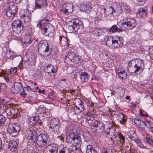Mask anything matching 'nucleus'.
Returning <instances> with one entry per match:
<instances>
[{
  "label": "nucleus",
  "instance_id": "nucleus-1",
  "mask_svg": "<svg viewBox=\"0 0 153 153\" xmlns=\"http://www.w3.org/2000/svg\"><path fill=\"white\" fill-rule=\"evenodd\" d=\"M48 20L46 18H44L41 22L37 24V26L41 29L42 33L45 36H49L53 34L54 31L53 26L50 23H48Z\"/></svg>",
  "mask_w": 153,
  "mask_h": 153
},
{
  "label": "nucleus",
  "instance_id": "nucleus-2",
  "mask_svg": "<svg viewBox=\"0 0 153 153\" xmlns=\"http://www.w3.org/2000/svg\"><path fill=\"white\" fill-rule=\"evenodd\" d=\"M20 131V124L17 123H10L7 128V132L13 137L16 136Z\"/></svg>",
  "mask_w": 153,
  "mask_h": 153
},
{
  "label": "nucleus",
  "instance_id": "nucleus-3",
  "mask_svg": "<svg viewBox=\"0 0 153 153\" xmlns=\"http://www.w3.org/2000/svg\"><path fill=\"white\" fill-rule=\"evenodd\" d=\"M49 137L47 133L41 134L38 136L36 139V143L40 148L46 146Z\"/></svg>",
  "mask_w": 153,
  "mask_h": 153
},
{
  "label": "nucleus",
  "instance_id": "nucleus-4",
  "mask_svg": "<svg viewBox=\"0 0 153 153\" xmlns=\"http://www.w3.org/2000/svg\"><path fill=\"white\" fill-rule=\"evenodd\" d=\"M68 26V29L70 33L77 31L79 28H82V26L79 24V21L78 19H73L70 21Z\"/></svg>",
  "mask_w": 153,
  "mask_h": 153
},
{
  "label": "nucleus",
  "instance_id": "nucleus-5",
  "mask_svg": "<svg viewBox=\"0 0 153 153\" xmlns=\"http://www.w3.org/2000/svg\"><path fill=\"white\" fill-rule=\"evenodd\" d=\"M71 143L73 144L70 147L71 153H79L77 150V148L80 146L81 140L78 134L75 135V137Z\"/></svg>",
  "mask_w": 153,
  "mask_h": 153
},
{
  "label": "nucleus",
  "instance_id": "nucleus-6",
  "mask_svg": "<svg viewBox=\"0 0 153 153\" xmlns=\"http://www.w3.org/2000/svg\"><path fill=\"white\" fill-rule=\"evenodd\" d=\"M38 51L42 55L44 56H47L49 53H46L48 52L49 48L48 43L46 41H40L38 43L37 47Z\"/></svg>",
  "mask_w": 153,
  "mask_h": 153
},
{
  "label": "nucleus",
  "instance_id": "nucleus-7",
  "mask_svg": "<svg viewBox=\"0 0 153 153\" xmlns=\"http://www.w3.org/2000/svg\"><path fill=\"white\" fill-rule=\"evenodd\" d=\"M123 25L124 30L132 29L136 25V21L133 19L126 18L123 19Z\"/></svg>",
  "mask_w": 153,
  "mask_h": 153
},
{
  "label": "nucleus",
  "instance_id": "nucleus-8",
  "mask_svg": "<svg viewBox=\"0 0 153 153\" xmlns=\"http://www.w3.org/2000/svg\"><path fill=\"white\" fill-rule=\"evenodd\" d=\"M9 7L5 10L6 15L9 18H13L16 15L17 8L15 4L12 3H9Z\"/></svg>",
  "mask_w": 153,
  "mask_h": 153
},
{
  "label": "nucleus",
  "instance_id": "nucleus-9",
  "mask_svg": "<svg viewBox=\"0 0 153 153\" xmlns=\"http://www.w3.org/2000/svg\"><path fill=\"white\" fill-rule=\"evenodd\" d=\"M58 146L56 143H53L49 144L43 150V153H57Z\"/></svg>",
  "mask_w": 153,
  "mask_h": 153
},
{
  "label": "nucleus",
  "instance_id": "nucleus-10",
  "mask_svg": "<svg viewBox=\"0 0 153 153\" xmlns=\"http://www.w3.org/2000/svg\"><path fill=\"white\" fill-rule=\"evenodd\" d=\"M37 136L35 130H30L28 132L27 136V140L28 143H33L35 142Z\"/></svg>",
  "mask_w": 153,
  "mask_h": 153
},
{
  "label": "nucleus",
  "instance_id": "nucleus-11",
  "mask_svg": "<svg viewBox=\"0 0 153 153\" xmlns=\"http://www.w3.org/2000/svg\"><path fill=\"white\" fill-rule=\"evenodd\" d=\"M115 128L112 127H109L108 128L106 129V131H105V134H106L107 137L110 136V137L111 142L113 143L115 145V140L113 139V137L114 138H116L117 135H115Z\"/></svg>",
  "mask_w": 153,
  "mask_h": 153
},
{
  "label": "nucleus",
  "instance_id": "nucleus-12",
  "mask_svg": "<svg viewBox=\"0 0 153 153\" xmlns=\"http://www.w3.org/2000/svg\"><path fill=\"white\" fill-rule=\"evenodd\" d=\"M94 120V118L93 115L88 113L85 115L83 123H85L86 127H88L90 126Z\"/></svg>",
  "mask_w": 153,
  "mask_h": 153
},
{
  "label": "nucleus",
  "instance_id": "nucleus-13",
  "mask_svg": "<svg viewBox=\"0 0 153 153\" xmlns=\"http://www.w3.org/2000/svg\"><path fill=\"white\" fill-rule=\"evenodd\" d=\"M21 18L23 19L25 22H29L31 20V13L28 10H21L20 13Z\"/></svg>",
  "mask_w": 153,
  "mask_h": 153
},
{
  "label": "nucleus",
  "instance_id": "nucleus-14",
  "mask_svg": "<svg viewBox=\"0 0 153 153\" xmlns=\"http://www.w3.org/2000/svg\"><path fill=\"white\" fill-rule=\"evenodd\" d=\"M123 23L122 20L118 23L117 25L119 27L118 28L117 26L115 25H113L110 29V31L112 33L115 32H120L124 30V28L123 25Z\"/></svg>",
  "mask_w": 153,
  "mask_h": 153
},
{
  "label": "nucleus",
  "instance_id": "nucleus-15",
  "mask_svg": "<svg viewBox=\"0 0 153 153\" xmlns=\"http://www.w3.org/2000/svg\"><path fill=\"white\" fill-rule=\"evenodd\" d=\"M67 57L73 62H77L79 59L78 56L74 52H69L67 56H65V59H66Z\"/></svg>",
  "mask_w": 153,
  "mask_h": 153
},
{
  "label": "nucleus",
  "instance_id": "nucleus-16",
  "mask_svg": "<svg viewBox=\"0 0 153 153\" xmlns=\"http://www.w3.org/2000/svg\"><path fill=\"white\" fill-rule=\"evenodd\" d=\"M22 88L20 83L16 82L15 83L13 87H12L10 89V91L13 93H18L20 91Z\"/></svg>",
  "mask_w": 153,
  "mask_h": 153
},
{
  "label": "nucleus",
  "instance_id": "nucleus-17",
  "mask_svg": "<svg viewBox=\"0 0 153 153\" xmlns=\"http://www.w3.org/2000/svg\"><path fill=\"white\" fill-rule=\"evenodd\" d=\"M147 14V12L146 11L142 8H139L136 13L137 16L139 18L146 17Z\"/></svg>",
  "mask_w": 153,
  "mask_h": 153
},
{
  "label": "nucleus",
  "instance_id": "nucleus-18",
  "mask_svg": "<svg viewBox=\"0 0 153 153\" xmlns=\"http://www.w3.org/2000/svg\"><path fill=\"white\" fill-rule=\"evenodd\" d=\"M18 144L15 141L12 140L10 141L8 145V148L11 151H16L18 147Z\"/></svg>",
  "mask_w": 153,
  "mask_h": 153
},
{
  "label": "nucleus",
  "instance_id": "nucleus-19",
  "mask_svg": "<svg viewBox=\"0 0 153 153\" xmlns=\"http://www.w3.org/2000/svg\"><path fill=\"white\" fill-rule=\"evenodd\" d=\"M64 7V13L67 15H69L73 11V6L70 4H65Z\"/></svg>",
  "mask_w": 153,
  "mask_h": 153
},
{
  "label": "nucleus",
  "instance_id": "nucleus-20",
  "mask_svg": "<svg viewBox=\"0 0 153 153\" xmlns=\"http://www.w3.org/2000/svg\"><path fill=\"white\" fill-rule=\"evenodd\" d=\"M39 118L38 116L30 117L28 118V123L31 126H34L36 124Z\"/></svg>",
  "mask_w": 153,
  "mask_h": 153
},
{
  "label": "nucleus",
  "instance_id": "nucleus-21",
  "mask_svg": "<svg viewBox=\"0 0 153 153\" xmlns=\"http://www.w3.org/2000/svg\"><path fill=\"white\" fill-rule=\"evenodd\" d=\"M46 2L45 0H36L35 7L36 9H41L43 8L45 5Z\"/></svg>",
  "mask_w": 153,
  "mask_h": 153
},
{
  "label": "nucleus",
  "instance_id": "nucleus-22",
  "mask_svg": "<svg viewBox=\"0 0 153 153\" xmlns=\"http://www.w3.org/2000/svg\"><path fill=\"white\" fill-rule=\"evenodd\" d=\"M36 56L33 53H31L28 59V63L29 66H32L36 61Z\"/></svg>",
  "mask_w": 153,
  "mask_h": 153
},
{
  "label": "nucleus",
  "instance_id": "nucleus-23",
  "mask_svg": "<svg viewBox=\"0 0 153 153\" xmlns=\"http://www.w3.org/2000/svg\"><path fill=\"white\" fill-rule=\"evenodd\" d=\"M5 55L6 57L10 59H13L17 56L16 54L11 49L7 51Z\"/></svg>",
  "mask_w": 153,
  "mask_h": 153
},
{
  "label": "nucleus",
  "instance_id": "nucleus-24",
  "mask_svg": "<svg viewBox=\"0 0 153 153\" xmlns=\"http://www.w3.org/2000/svg\"><path fill=\"white\" fill-rule=\"evenodd\" d=\"M79 77L82 82H86L88 80L89 75L85 72H82L80 75Z\"/></svg>",
  "mask_w": 153,
  "mask_h": 153
},
{
  "label": "nucleus",
  "instance_id": "nucleus-25",
  "mask_svg": "<svg viewBox=\"0 0 153 153\" xmlns=\"http://www.w3.org/2000/svg\"><path fill=\"white\" fill-rule=\"evenodd\" d=\"M77 134H75V133H66V138L67 142L69 143H71L72 142L74 139L75 137V135H76Z\"/></svg>",
  "mask_w": 153,
  "mask_h": 153
},
{
  "label": "nucleus",
  "instance_id": "nucleus-26",
  "mask_svg": "<svg viewBox=\"0 0 153 153\" xmlns=\"http://www.w3.org/2000/svg\"><path fill=\"white\" fill-rule=\"evenodd\" d=\"M128 137L134 141L136 140L138 138L135 131L133 130H130L128 133Z\"/></svg>",
  "mask_w": 153,
  "mask_h": 153
},
{
  "label": "nucleus",
  "instance_id": "nucleus-27",
  "mask_svg": "<svg viewBox=\"0 0 153 153\" xmlns=\"http://www.w3.org/2000/svg\"><path fill=\"white\" fill-rule=\"evenodd\" d=\"M81 10L87 13H89L91 11L92 8L90 5L86 4L81 5Z\"/></svg>",
  "mask_w": 153,
  "mask_h": 153
},
{
  "label": "nucleus",
  "instance_id": "nucleus-28",
  "mask_svg": "<svg viewBox=\"0 0 153 153\" xmlns=\"http://www.w3.org/2000/svg\"><path fill=\"white\" fill-rule=\"evenodd\" d=\"M105 125L102 123H99L97 128L95 131L97 133H100L102 132L104 130Z\"/></svg>",
  "mask_w": 153,
  "mask_h": 153
},
{
  "label": "nucleus",
  "instance_id": "nucleus-29",
  "mask_svg": "<svg viewBox=\"0 0 153 153\" xmlns=\"http://www.w3.org/2000/svg\"><path fill=\"white\" fill-rule=\"evenodd\" d=\"M118 76L122 79L125 78L126 77V72H125L123 68H119L118 70Z\"/></svg>",
  "mask_w": 153,
  "mask_h": 153
},
{
  "label": "nucleus",
  "instance_id": "nucleus-30",
  "mask_svg": "<svg viewBox=\"0 0 153 153\" xmlns=\"http://www.w3.org/2000/svg\"><path fill=\"white\" fill-rule=\"evenodd\" d=\"M32 36L26 35L24 37V43L25 44H30L33 41V38H32Z\"/></svg>",
  "mask_w": 153,
  "mask_h": 153
},
{
  "label": "nucleus",
  "instance_id": "nucleus-31",
  "mask_svg": "<svg viewBox=\"0 0 153 153\" xmlns=\"http://www.w3.org/2000/svg\"><path fill=\"white\" fill-rule=\"evenodd\" d=\"M86 148V153H97V151L91 145H88Z\"/></svg>",
  "mask_w": 153,
  "mask_h": 153
},
{
  "label": "nucleus",
  "instance_id": "nucleus-32",
  "mask_svg": "<svg viewBox=\"0 0 153 153\" xmlns=\"http://www.w3.org/2000/svg\"><path fill=\"white\" fill-rule=\"evenodd\" d=\"M102 31L101 28L96 29L93 31L92 33L95 37L99 38L101 35Z\"/></svg>",
  "mask_w": 153,
  "mask_h": 153
},
{
  "label": "nucleus",
  "instance_id": "nucleus-33",
  "mask_svg": "<svg viewBox=\"0 0 153 153\" xmlns=\"http://www.w3.org/2000/svg\"><path fill=\"white\" fill-rule=\"evenodd\" d=\"M53 128V134L55 135H57L60 133L61 131L60 125H57L52 127Z\"/></svg>",
  "mask_w": 153,
  "mask_h": 153
},
{
  "label": "nucleus",
  "instance_id": "nucleus-34",
  "mask_svg": "<svg viewBox=\"0 0 153 153\" xmlns=\"http://www.w3.org/2000/svg\"><path fill=\"white\" fill-rule=\"evenodd\" d=\"M23 24L22 21L18 19H15L13 22L12 24V27H17L18 26H23Z\"/></svg>",
  "mask_w": 153,
  "mask_h": 153
},
{
  "label": "nucleus",
  "instance_id": "nucleus-35",
  "mask_svg": "<svg viewBox=\"0 0 153 153\" xmlns=\"http://www.w3.org/2000/svg\"><path fill=\"white\" fill-rule=\"evenodd\" d=\"M13 31L16 33H21L23 29V26H18L16 27H12Z\"/></svg>",
  "mask_w": 153,
  "mask_h": 153
},
{
  "label": "nucleus",
  "instance_id": "nucleus-36",
  "mask_svg": "<svg viewBox=\"0 0 153 153\" xmlns=\"http://www.w3.org/2000/svg\"><path fill=\"white\" fill-rule=\"evenodd\" d=\"M117 134L118 136L120 139L119 141H118L117 144H119L120 143H121L122 145H123L124 143L125 138L122 134L120 132H118Z\"/></svg>",
  "mask_w": 153,
  "mask_h": 153
},
{
  "label": "nucleus",
  "instance_id": "nucleus-37",
  "mask_svg": "<svg viewBox=\"0 0 153 153\" xmlns=\"http://www.w3.org/2000/svg\"><path fill=\"white\" fill-rule=\"evenodd\" d=\"M59 125H60V123L58 119L54 118L52 119L50 122V125L51 127Z\"/></svg>",
  "mask_w": 153,
  "mask_h": 153
},
{
  "label": "nucleus",
  "instance_id": "nucleus-38",
  "mask_svg": "<svg viewBox=\"0 0 153 153\" xmlns=\"http://www.w3.org/2000/svg\"><path fill=\"white\" fill-rule=\"evenodd\" d=\"M75 110L77 111V113H80L83 112L84 110L83 105L82 104H79V105L74 106Z\"/></svg>",
  "mask_w": 153,
  "mask_h": 153
},
{
  "label": "nucleus",
  "instance_id": "nucleus-39",
  "mask_svg": "<svg viewBox=\"0 0 153 153\" xmlns=\"http://www.w3.org/2000/svg\"><path fill=\"white\" fill-rule=\"evenodd\" d=\"M27 87L28 88L27 89V88L26 87H25L24 88H23V91H21L20 93V94L21 96H22L24 97H25L27 95V93H26V92L25 91V90H30L32 91H34L33 90V89H32L30 86H27Z\"/></svg>",
  "mask_w": 153,
  "mask_h": 153
},
{
  "label": "nucleus",
  "instance_id": "nucleus-40",
  "mask_svg": "<svg viewBox=\"0 0 153 153\" xmlns=\"http://www.w3.org/2000/svg\"><path fill=\"white\" fill-rule=\"evenodd\" d=\"M118 92L117 94L118 96H117V99H120L124 95L125 92L123 90L122 88H120L117 90Z\"/></svg>",
  "mask_w": 153,
  "mask_h": 153
},
{
  "label": "nucleus",
  "instance_id": "nucleus-41",
  "mask_svg": "<svg viewBox=\"0 0 153 153\" xmlns=\"http://www.w3.org/2000/svg\"><path fill=\"white\" fill-rule=\"evenodd\" d=\"M117 119L122 124L123 123L126 121V120L124 117V115L122 113L119 114L118 115Z\"/></svg>",
  "mask_w": 153,
  "mask_h": 153
},
{
  "label": "nucleus",
  "instance_id": "nucleus-42",
  "mask_svg": "<svg viewBox=\"0 0 153 153\" xmlns=\"http://www.w3.org/2000/svg\"><path fill=\"white\" fill-rule=\"evenodd\" d=\"M107 39L106 42L107 45L110 46L112 45L113 42V37L111 36L107 37Z\"/></svg>",
  "mask_w": 153,
  "mask_h": 153
},
{
  "label": "nucleus",
  "instance_id": "nucleus-43",
  "mask_svg": "<svg viewBox=\"0 0 153 153\" xmlns=\"http://www.w3.org/2000/svg\"><path fill=\"white\" fill-rule=\"evenodd\" d=\"M134 141L136 143L138 146L143 149H147V147L144 145L138 138L136 140H134Z\"/></svg>",
  "mask_w": 153,
  "mask_h": 153
},
{
  "label": "nucleus",
  "instance_id": "nucleus-44",
  "mask_svg": "<svg viewBox=\"0 0 153 153\" xmlns=\"http://www.w3.org/2000/svg\"><path fill=\"white\" fill-rule=\"evenodd\" d=\"M99 123V122L97 121L94 120L93 121L91 124L90 126H91V129H95L96 128H97Z\"/></svg>",
  "mask_w": 153,
  "mask_h": 153
},
{
  "label": "nucleus",
  "instance_id": "nucleus-45",
  "mask_svg": "<svg viewBox=\"0 0 153 153\" xmlns=\"http://www.w3.org/2000/svg\"><path fill=\"white\" fill-rule=\"evenodd\" d=\"M51 68L50 71L48 72V73L50 75H53V76H55V73H56L57 70V68Z\"/></svg>",
  "mask_w": 153,
  "mask_h": 153
},
{
  "label": "nucleus",
  "instance_id": "nucleus-46",
  "mask_svg": "<svg viewBox=\"0 0 153 153\" xmlns=\"http://www.w3.org/2000/svg\"><path fill=\"white\" fill-rule=\"evenodd\" d=\"M118 10H115L114 8L111 7H110L109 8V10L108 11V13L109 14H114V15H117V14H115V13H117L119 14L120 12H118Z\"/></svg>",
  "mask_w": 153,
  "mask_h": 153
},
{
  "label": "nucleus",
  "instance_id": "nucleus-47",
  "mask_svg": "<svg viewBox=\"0 0 153 153\" xmlns=\"http://www.w3.org/2000/svg\"><path fill=\"white\" fill-rule=\"evenodd\" d=\"M59 153H71V150L70 151L69 149L67 147H64L62 149L60 150Z\"/></svg>",
  "mask_w": 153,
  "mask_h": 153
},
{
  "label": "nucleus",
  "instance_id": "nucleus-48",
  "mask_svg": "<svg viewBox=\"0 0 153 153\" xmlns=\"http://www.w3.org/2000/svg\"><path fill=\"white\" fill-rule=\"evenodd\" d=\"M136 66L134 67H142L144 66L143 61L140 60H137L136 61Z\"/></svg>",
  "mask_w": 153,
  "mask_h": 153
},
{
  "label": "nucleus",
  "instance_id": "nucleus-49",
  "mask_svg": "<svg viewBox=\"0 0 153 153\" xmlns=\"http://www.w3.org/2000/svg\"><path fill=\"white\" fill-rule=\"evenodd\" d=\"M37 109L38 112L40 113H45L46 111V108L43 106H40L39 107H38Z\"/></svg>",
  "mask_w": 153,
  "mask_h": 153
},
{
  "label": "nucleus",
  "instance_id": "nucleus-50",
  "mask_svg": "<svg viewBox=\"0 0 153 153\" xmlns=\"http://www.w3.org/2000/svg\"><path fill=\"white\" fill-rule=\"evenodd\" d=\"M113 46L116 48L120 47V41H118L117 40H113Z\"/></svg>",
  "mask_w": 153,
  "mask_h": 153
},
{
  "label": "nucleus",
  "instance_id": "nucleus-51",
  "mask_svg": "<svg viewBox=\"0 0 153 153\" xmlns=\"http://www.w3.org/2000/svg\"><path fill=\"white\" fill-rule=\"evenodd\" d=\"M136 68L132 70L131 72V73H135L136 74H139L142 71V69L141 70L140 68Z\"/></svg>",
  "mask_w": 153,
  "mask_h": 153
},
{
  "label": "nucleus",
  "instance_id": "nucleus-52",
  "mask_svg": "<svg viewBox=\"0 0 153 153\" xmlns=\"http://www.w3.org/2000/svg\"><path fill=\"white\" fill-rule=\"evenodd\" d=\"M82 101L79 98H76L74 100V106H77V105H79V104H82Z\"/></svg>",
  "mask_w": 153,
  "mask_h": 153
},
{
  "label": "nucleus",
  "instance_id": "nucleus-53",
  "mask_svg": "<svg viewBox=\"0 0 153 153\" xmlns=\"http://www.w3.org/2000/svg\"><path fill=\"white\" fill-rule=\"evenodd\" d=\"M138 126L140 128H142L143 130L144 129L145 127L146 126V121H143L142 120L141 121L140 125H138Z\"/></svg>",
  "mask_w": 153,
  "mask_h": 153
},
{
  "label": "nucleus",
  "instance_id": "nucleus-54",
  "mask_svg": "<svg viewBox=\"0 0 153 153\" xmlns=\"http://www.w3.org/2000/svg\"><path fill=\"white\" fill-rule=\"evenodd\" d=\"M146 126L150 129L153 127V123L150 121L146 120Z\"/></svg>",
  "mask_w": 153,
  "mask_h": 153
},
{
  "label": "nucleus",
  "instance_id": "nucleus-55",
  "mask_svg": "<svg viewBox=\"0 0 153 153\" xmlns=\"http://www.w3.org/2000/svg\"><path fill=\"white\" fill-rule=\"evenodd\" d=\"M6 118L2 115H0V126L4 123Z\"/></svg>",
  "mask_w": 153,
  "mask_h": 153
},
{
  "label": "nucleus",
  "instance_id": "nucleus-56",
  "mask_svg": "<svg viewBox=\"0 0 153 153\" xmlns=\"http://www.w3.org/2000/svg\"><path fill=\"white\" fill-rule=\"evenodd\" d=\"M136 61L132 60L128 62V66L129 67H134L136 66Z\"/></svg>",
  "mask_w": 153,
  "mask_h": 153
},
{
  "label": "nucleus",
  "instance_id": "nucleus-57",
  "mask_svg": "<svg viewBox=\"0 0 153 153\" xmlns=\"http://www.w3.org/2000/svg\"><path fill=\"white\" fill-rule=\"evenodd\" d=\"M9 70L8 72L10 74H14L16 73L17 71L16 68H11Z\"/></svg>",
  "mask_w": 153,
  "mask_h": 153
},
{
  "label": "nucleus",
  "instance_id": "nucleus-58",
  "mask_svg": "<svg viewBox=\"0 0 153 153\" xmlns=\"http://www.w3.org/2000/svg\"><path fill=\"white\" fill-rule=\"evenodd\" d=\"M5 112L8 115H10L11 114V110L9 106H5Z\"/></svg>",
  "mask_w": 153,
  "mask_h": 153
},
{
  "label": "nucleus",
  "instance_id": "nucleus-59",
  "mask_svg": "<svg viewBox=\"0 0 153 153\" xmlns=\"http://www.w3.org/2000/svg\"><path fill=\"white\" fill-rule=\"evenodd\" d=\"M146 141L151 145H153V139H151L148 137L146 138Z\"/></svg>",
  "mask_w": 153,
  "mask_h": 153
},
{
  "label": "nucleus",
  "instance_id": "nucleus-60",
  "mask_svg": "<svg viewBox=\"0 0 153 153\" xmlns=\"http://www.w3.org/2000/svg\"><path fill=\"white\" fill-rule=\"evenodd\" d=\"M2 76L3 77L6 82H8L9 81V79L8 74H2Z\"/></svg>",
  "mask_w": 153,
  "mask_h": 153
},
{
  "label": "nucleus",
  "instance_id": "nucleus-61",
  "mask_svg": "<svg viewBox=\"0 0 153 153\" xmlns=\"http://www.w3.org/2000/svg\"><path fill=\"white\" fill-rule=\"evenodd\" d=\"M142 120H140V119L138 118L135 119L134 120V123L136 125H137V126H138V125H140V123L141 121Z\"/></svg>",
  "mask_w": 153,
  "mask_h": 153
},
{
  "label": "nucleus",
  "instance_id": "nucleus-62",
  "mask_svg": "<svg viewBox=\"0 0 153 153\" xmlns=\"http://www.w3.org/2000/svg\"><path fill=\"white\" fill-rule=\"evenodd\" d=\"M149 53L151 58L153 60V48L149 49Z\"/></svg>",
  "mask_w": 153,
  "mask_h": 153
},
{
  "label": "nucleus",
  "instance_id": "nucleus-63",
  "mask_svg": "<svg viewBox=\"0 0 153 153\" xmlns=\"http://www.w3.org/2000/svg\"><path fill=\"white\" fill-rule=\"evenodd\" d=\"M0 87L2 90L5 89L6 88V84L4 83H0Z\"/></svg>",
  "mask_w": 153,
  "mask_h": 153
},
{
  "label": "nucleus",
  "instance_id": "nucleus-64",
  "mask_svg": "<svg viewBox=\"0 0 153 153\" xmlns=\"http://www.w3.org/2000/svg\"><path fill=\"white\" fill-rule=\"evenodd\" d=\"M59 40L60 43L61 42V41L62 40L63 41V40L65 41H66L67 42V39L65 37L63 36H59Z\"/></svg>",
  "mask_w": 153,
  "mask_h": 153
}]
</instances>
